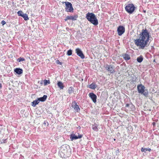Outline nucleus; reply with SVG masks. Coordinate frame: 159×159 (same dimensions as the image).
Here are the masks:
<instances>
[{
  "mask_svg": "<svg viewBox=\"0 0 159 159\" xmlns=\"http://www.w3.org/2000/svg\"><path fill=\"white\" fill-rule=\"evenodd\" d=\"M149 33L146 29H143L142 32L140 34L139 38L134 40L135 44L139 47V48L143 49L145 47L148 46V43L149 41Z\"/></svg>",
  "mask_w": 159,
  "mask_h": 159,
  "instance_id": "1",
  "label": "nucleus"
},
{
  "mask_svg": "<svg viewBox=\"0 0 159 159\" xmlns=\"http://www.w3.org/2000/svg\"><path fill=\"white\" fill-rule=\"evenodd\" d=\"M70 154L69 146L64 145L61 147L60 154L62 158H66L70 156Z\"/></svg>",
  "mask_w": 159,
  "mask_h": 159,
  "instance_id": "2",
  "label": "nucleus"
},
{
  "mask_svg": "<svg viewBox=\"0 0 159 159\" xmlns=\"http://www.w3.org/2000/svg\"><path fill=\"white\" fill-rule=\"evenodd\" d=\"M86 17L87 20L94 25L98 24V20L95 15L93 13L88 12L86 14Z\"/></svg>",
  "mask_w": 159,
  "mask_h": 159,
  "instance_id": "3",
  "label": "nucleus"
},
{
  "mask_svg": "<svg viewBox=\"0 0 159 159\" xmlns=\"http://www.w3.org/2000/svg\"><path fill=\"white\" fill-rule=\"evenodd\" d=\"M137 88L139 93L143 94L146 97L148 96V92L147 89H145V88L143 85L142 84L139 85L137 86Z\"/></svg>",
  "mask_w": 159,
  "mask_h": 159,
  "instance_id": "4",
  "label": "nucleus"
},
{
  "mask_svg": "<svg viewBox=\"0 0 159 159\" xmlns=\"http://www.w3.org/2000/svg\"><path fill=\"white\" fill-rule=\"evenodd\" d=\"M126 11L129 13H132L135 9L136 7L133 4H129L127 5L125 7Z\"/></svg>",
  "mask_w": 159,
  "mask_h": 159,
  "instance_id": "5",
  "label": "nucleus"
},
{
  "mask_svg": "<svg viewBox=\"0 0 159 159\" xmlns=\"http://www.w3.org/2000/svg\"><path fill=\"white\" fill-rule=\"evenodd\" d=\"M64 3L66 5L65 11L67 12H73L74 8L71 3L68 2H65Z\"/></svg>",
  "mask_w": 159,
  "mask_h": 159,
  "instance_id": "6",
  "label": "nucleus"
},
{
  "mask_svg": "<svg viewBox=\"0 0 159 159\" xmlns=\"http://www.w3.org/2000/svg\"><path fill=\"white\" fill-rule=\"evenodd\" d=\"M106 69L110 73H113L115 72V70L113 66L111 65H106L104 66Z\"/></svg>",
  "mask_w": 159,
  "mask_h": 159,
  "instance_id": "7",
  "label": "nucleus"
},
{
  "mask_svg": "<svg viewBox=\"0 0 159 159\" xmlns=\"http://www.w3.org/2000/svg\"><path fill=\"white\" fill-rule=\"evenodd\" d=\"M125 27L122 25L119 26L117 29L118 34L119 36L121 35L125 32Z\"/></svg>",
  "mask_w": 159,
  "mask_h": 159,
  "instance_id": "8",
  "label": "nucleus"
},
{
  "mask_svg": "<svg viewBox=\"0 0 159 159\" xmlns=\"http://www.w3.org/2000/svg\"><path fill=\"white\" fill-rule=\"evenodd\" d=\"M71 107L76 112H80V109L77 103L75 101L72 102Z\"/></svg>",
  "mask_w": 159,
  "mask_h": 159,
  "instance_id": "9",
  "label": "nucleus"
},
{
  "mask_svg": "<svg viewBox=\"0 0 159 159\" xmlns=\"http://www.w3.org/2000/svg\"><path fill=\"white\" fill-rule=\"evenodd\" d=\"M75 52L77 55L81 58L84 59V58L85 56L80 48H76L75 49Z\"/></svg>",
  "mask_w": 159,
  "mask_h": 159,
  "instance_id": "10",
  "label": "nucleus"
},
{
  "mask_svg": "<svg viewBox=\"0 0 159 159\" xmlns=\"http://www.w3.org/2000/svg\"><path fill=\"white\" fill-rule=\"evenodd\" d=\"M78 17L77 15H75L73 16H67L66 17V18L64 19L65 21H67L68 20H76L77 18Z\"/></svg>",
  "mask_w": 159,
  "mask_h": 159,
  "instance_id": "11",
  "label": "nucleus"
},
{
  "mask_svg": "<svg viewBox=\"0 0 159 159\" xmlns=\"http://www.w3.org/2000/svg\"><path fill=\"white\" fill-rule=\"evenodd\" d=\"M89 96L94 103L96 102L97 97L96 95L93 93H90L89 94Z\"/></svg>",
  "mask_w": 159,
  "mask_h": 159,
  "instance_id": "12",
  "label": "nucleus"
},
{
  "mask_svg": "<svg viewBox=\"0 0 159 159\" xmlns=\"http://www.w3.org/2000/svg\"><path fill=\"white\" fill-rule=\"evenodd\" d=\"M83 136L82 135L79 134L78 136H76L75 134H72L70 135V139L71 141L74 139H78L81 138Z\"/></svg>",
  "mask_w": 159,
  "mask_h": 159,
  "instance_id": "13",
  "label": "nucleus"
},
{
  "mask_svg": "<svg viewBox=\"0 0 159 159\" xmlns=\"http://www.w3.org/2000/svg\"><path fill=\"white\" fill-rule=\"evenodd\" d=\"M38 83L40 84L41 85H42L43 83V84L45 86L50 84L49 80H44V81L43 80H41L40 81H39Z\"/></svg>",
  "mask_w": 159,
  "mask_h": 159,
  "instance_id": "14",
  "label": "nucleus"
},
{
  "mask_svg": "<svg viewBox=\"0 0 159 159\" xmlns=\"http://www.w3.org/2000/svg\"><path fill=\"white\" fill-rule=\"evenodd\" d=\"M57 85L58 87L61 90L63 89L65 87L63 83L60 81H58Z\"/></svg>",
  "mask_w": 159,
  "mask_h": 159,
  "instance_id": "15",
  "label": "nucleus"
},
{
  "mask_svg": "<svg viewBox=\"0 0 159 159\" xmlns=\"http://www.w3.org/2000/svg\"><path fill=\"white\" fill-rule=\"evenodd\" d=\"M14 71L17 74L20 75L23 73V70L20 68H16L14 69Z\"/></svg>",
  "mask_w": 159,
  "mask_h": 159,
  "instance_id": "16",
  "label": "nucleus"
},
{
  "mask_svg": "<svg viewBox=\"0 0 159 159\" xmlns=\"http://www.w3.org/2000/svg\"><path fill=\"white\" fill-rule=\"evenodd\" d=\"M47 98V96L46 95H44L42 97H41L38 98L39 102L40 101L41 102L45 101Z\"/></svg>",
  "mask_w": 159,
  "mask_h": 159,
  "instance_id": "17",
  "label": "nucleus"
},
{
  "mask_svg": "<svg viewBox=\"0 0 159 159\" xmlns=\"http://www.w3.org/2000/svg\"><path fill=\"white\" fill-rule=\"evenodd\" d=\"M90 88L92 89H95L97 87V85L94 83H92L90 85H89V87Z\"/></svg>",
  "mask_w": 159,
  "mask_h": 159,
  "instance_id": "18",
  "label": "nucleus"
},
{
  "mask_svg": "<svg viewBox=\"0 0 159 159\" xmlns=\"http://www.w3.org/2000/svg\"><path fill=\"white\" fill-rule=\"evenodd\" d=\"M123 58L126 60H128L130 58V56L128 54H125L123 55Z\"/></svg>",
  "mask_w": 159,
  "mask_h": 159,
  "instance_id": "19",
  "label": "nucleus"
},
{
  "mask_svg": "<svg viewBox=\"0 0 159 159\" xmlns=\"http://www.w3.org/2000/svg\"><path fill=\"white\" fill-rule=\"evenodd\" d=\"M39 102L38 99V100H36L32 102V106L34 107H35L36 105L38 104L39 103Z\"/></svg>",
  "mask_w": 159,
  "mask_h": 159,
  "instance_id": "20",
  "label": "nucleus"
},
{
  "mask_svg": "<svg viewBox=\"0 0 159 159\" xmlns=\"http://www.w3.org/2000/svg\"><path fill=\"white\" fill-rule=\"evenodd\" d=\"M21 17H23L25 20L29 19L28 15L26 14H23Z\"/></svg>",
  "mask_w": 159,
  "mask_h": 159,
  "instance_id": "21",
  "label": "nucleus"
},
{
  "mask_svg": "<svg viewBox=\"0 0 159 159\" xmlns=\"http://www.w3.org/2000/svg\"><path fill=\"white\" fill-rule=\"evenodd\" d=\"M74 91V88L72 87H70L68 90V93L69 94L71 93Z\"/></svg>",
  "mask_w": 159,
  "mask_h": 159,
  "instance_id": "22",
  "label": "nucleus"
},
{
  "mask_svg": "<svg viewBox=\"0 0 159 159\" xmlns=\"http://www.w3.org/2000/svg\"><path fill=\"white\" fill-rule=\"evenodd\" d=\"M143 60V57L141 56H140L137 58V61L139 62H141Z\"/></svg>",
  "mask_w": 159,
  "mask_h": 159,
  "instance_id": "23",
  "label": "nucleus"
},
{
  "mask_svg": "<svg viewBox=\"0 0 159 159\" xmlns=\"http://www.w3.org/2000/svg\"><path fill=\"white\" fill-rule=\"evenodd\" d=\"M25 59L24 58L20 57L17 59V61L19 62H20L21 61H25Z\"/></svg>",
  "mask_w": 159,
  "mask_h": 159,
  "instance_id": "24",
  "label": "nucleus"
},
{
  "mask_svg": "<svg viewBox=\"0 0 159 159\" xmlns=\"http://www.w3.org/2000/svg\"><path fill=\"white\" fill-rule=\"evenodd\" d=\"M17 14L19 16H21L24 13L22 11H19L17 12Z\"/></svg>",
  "mask_w": 159,
  "mask_h": 159,
  "instance_id": "25",
  "label": "nucleus"
},
{
  "mask_svg": "<svg viewBox=\"0 0 159 159\" xmlns=\"http://www.w3.org/2000/svg\"><path fill=\"white\" fill-rule=\"evenodd\" d=\"M72 54V51L71 50H69L67 51V54L68 56H70Z\"/></svg>",
  "mask_w": 159,
  "mask_h": 159,
  "instance_id": "26",
  "label": "nucleus"
},
{
  "mask_svg": "<svg viewBox=\"0 0 159 159\" xmlns=\"http://www.w3.org/2000/svg\"><path fill=\"white\" fill-rule=\"evenodd\" d=\"M92 128L93 130L96 131H98V130L97 126L96 125L93 126Z\"/></svg>",
  "mask_w": 159,
  "mask_h": 159,
  "instance_id": "27",
  "label": "nucleus"
},
{
  "mask_svg": "<svg viewBox=\"0 0 159 159\" xmlns=\"http://www.w3.org/2000/svg\"><path fill=\"white\" fill-rule=\"evenodd\" d=\"M56 63L57 64H60V65H62V63L60 62L59 60H57L56 61Z\"/></svg>",
  "mask_w": 159,
  "mask_h": 159,
  "instance_id": "28",
  "label": "nucleus"
},
{
  "mask_svg": "<svg viewBox=\"0 0 159 159\" xmlns=\"http://www.w3.org/2000/svg\"><path fill=\"white\" fill-rule=\"evenodd\" d=\"M145 150L146 151H148L149 152H151V149L150 148H145Z\"/></svg>",
  "mask_w": 159,
  "mask_h": 159,
  "instance_id": "29",
  "label": "nucleus"
},
{
  "mask_svg": "<svg viewBox=\"0 0 159 159\" xmlns=\"http://www.w3.org/2000/svg\"><path fill=\"white\" fill-rule=\"evenodd\" d=\"M1 24L2 25H5V24H6V22L4 20H3L1 22Z\"/></svg>",
  "mask_w": 159,
  "mask_h": 159,
  "instance_id": "30",
  "label": "nucleus"
},
{
  "mask_svg": "<svg viewBox=\"0 0 159 159\" xmlns=\"http://www.w3.org/2000/svg\"><path fill=\"white\" fill-rule=\"evenodd\" d=\"M145 150V148H142L141 149V151L142 152H143Z\"/></svg>",
  "mask_w": 159,
  "mask_h": 159,
  "instance_id": "31",
  "label": "nucleus"
},
{
  "mask_svg": "<svg viewBox=\"0 0 159 159\" xmlns=\"http://www.w3.org/2000/svg\"><path fill=\"white\" fill-rule=\"evenodd\" d=\"M129 106V104H127L125 105V107H128Z\"/></svg>",
  "mask_w": 159,
  "mask_h": 159,
  "instance_id": "32",
  "label": "nucleus"
},
{
  "mask_svg": "<svg viewBox=\"0 0 159 159\" xmlns=\"http://www.w3.org/2000/svg\"><path fill=\"white\" fill-rule=\"evenodd\" d=\"M152 124L154 126L155 125V123L154 122H153L152 123Z\"/></svg>",
  "mask_w": 159,
  "mask_h": 159,
  "instance_id": "33",
  "label": "nucleus"
},
{
  "mask_svg": "<svg viewBox=\"0 0 159 159\" xmlns=\"http://www.w3.org/2000/svg\"><path fill=\"white\" fill-rule=\"evenodd\" d=\"M2 87V84H1L0 83V88H1Z\"/></svg>",
  "mask_w": 159,
  "mask_h": 159,
  "instance_id": "34",
  "label": "nucleus"
},
{
  "mask_svg": "<svg viewBox=\"0 0 159 159\" xmlns=\"http://www.w3.org/2000/svg\"><path fill=\"white\" fill-rule=\"evenodd\" d=\"M44 124H46V123H45V122H44Z\"/></svg>",
  "mask_w": 159,
  "mask_h": 159,
  "instance_id": "35",
  "label": "nucleus"
},
{
  "mask_svg": "<svg viewBox=\"0 0 159 159\" xmlns=\"http://www.w3.org/2000/svg\"><path fill=\"white\" fill-rule=\"evenodd\" d=\"M114 141H115L116 140V139H114Z\"/></svg>",
  "mask_w": 159,
  "mask_h": 159,
  "instance_id": "36",
  "label": "nucleus"
}]
</instances>
